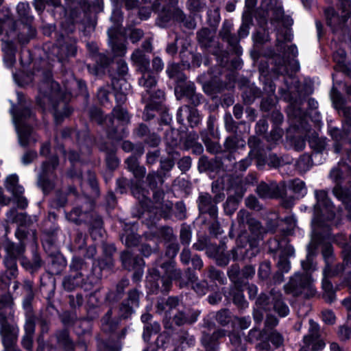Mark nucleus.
<instances>
[{"label": "nucleus", "mask_w": 351, "mask_h": 351, "mask_svg": "<svg viewBox=\"0 0 351 351\" xmlns=\"http://www.w3.org/2000/svg\"><path fill=\"white\" fill-rule=\"evenodd\" d=\"M131 60L143 74L138 80V84L145 88V93L142 94V101L146 103L143 115L146 120H149L154 117L150 111L157 109L162 104L165 94L160 90L153 93L157 82L155 75L149 70V58L141 51L136 50L132 53Z\"/></svg>", "instance_id": "obj_1"}, {"label": "nucleus", "mask_w": 351, "mask_h": 351, "mask_svg": "<svg viewBox=\"0 0 351 351\" xmlns=\"http://www.w3.org/2000/svg\"><path fill=\"white\" fill-rule=\"evenodd\" d=\"M69 80L65 81L63 88H60L59 84L51 79L50 72L44 74V80L39 86V96L37 103L44 109H47V104H51L55 108L56 103L62 101L64 105L72 95L71 90L77 88L80 94H85L86 85L82 80H77L72 74L69 75Z\"/></svg>", "instance_id": "obj_2"}, {"label": "nucleus", "mask_w": 351, "mask_h": 351, "mask_svg": "<svg viewBox=\"0 0 351 351\" xmlns=\"http://www.w3.org/2000/svg\"><path fill=\"white\" fill-rule=\"evenodd\" d=\"M249 213L245 210H240L238 213V219L240 223H247L250 231L256 239L250 240L245 245H242L241 243L243 239H245L243 234L239 236L237 239V247L232 249L230 254V258L234 261L242 260L244 258H250L255 256L259 252L258 247V239L259 234L261 233V223L254 219H250Z\"/></svg>", "instance_id": "obj_3"}, {"label": "nucleus", "mask_w": 351, "mask_h": 351, "mask_svg": "<svg viewBox=\"0 0 351 351\" xmlns=\"http://www.w3.org/2000/svg\"><path fill=\"white\" fill-rule=\"evenodd\" d=\"M301 265L305 273L304 274H295L289 283L286 285L285 290L293 295H303L305 298L313 297L315 295L316 290L309 272L315 269V265L310 253H308L306 260L301 262Z\"/></svg>", "instance_id": "obj_4"}, {"label": "nucleus", "mask_w": 351, "mask_h": 351, "mask_svg": "<svg viewBox=\"0 0 351 351\" xmlns=\"http://www.w3.org/2000/svg\"><path fill=\"white\" fill-rule=\"evenodd\" d=\"M182 307L177 298L170 297L165 302L163 300L158 302L157 311L159 313H163L166 319H173L178 326L197 321L199 315L197 311L188 309L187 312H184L180 309Z\"/></svg>", "instance_id": "obj_5"}, {"label": "nucleus", "mask_w": 351, "mask_h": 351, "mask_svg": "<svg viewBox=\"0 0 351 351\" xmlns=\"http://www.w3.org/2000/svg\"><path fill=\"white\" fill-rule=\"evenodd\" d=\"M166 72L169 78L173 79L178 85L175 88V95L178 99L186 97L197 106L200 103L201 96L195 91V85L191 82H186V76L182 73L181 66L178 64L171 63L167 66Z\"/></svg>", "instance_id": "obj_6"}, {"label": "nucleus", "mask_w": 351, "mask_h": 351, "mask_svg": "<svg viewBox=\"0 0 351 351\" xmlns=\"http://www.w3.org/2000/svg\"><path fill=\"white\" fill-rule=\"evenodd\" d=\"M273 308L279 316L285 317L289 313V306L284 302L282 294L276 290H272L269 296L263 294L256 302L254 311V319L256 322H260L263 318V311H267Z\"/></svg>", "instance_id": "obj_7"}, {"label": "nucleus", "mask_w": 351, "mask_h": 351, "mask_svg": "<svg viewBox=\"0 0 351 351\" xmlns=\"http://www.w3.org/2000/svg\"><path fill=\"white\" fill-rule=\"evenodd\" d=\"M178 0H155L152 8L158 13L157 24L162 27H166L171 19L183 20L184 14L176 7Z\"/></svg>", "instance_id": "obj_8"}, {"label": "nucleus", "mask_w": 351, "mask_h": 351, "mask_svg": "<svg viewBox=\"0 0 351 351\" xmlns=\"http://www.w3.org/2000/svg\"><path fill=\"white\" fill-rule=\"evenodd\" d=\"M162 271L157 268L149 270L148 280H161L164 291H168L173 280H178L181 277V271L175 267L174 263L169 260L160 266Z\"/></svg>", "instance_id": "obj_9"}, {"label": "nucleus", "mask_w": 351, "mask_h": 351, "mask_svg": "<svg viewBox=\"0 0 351 351\" xmlns=\"http://www.w3.org/2000/svg\"><path fill=\"white\" fill-rule=\"evenodd\" d=\"M317 204L315 206V217L313 219L312 225L313 232H316L322 226L318 220L320 215H326L328 219L331 220L335 217V211L332 202L328 199L326 191L324 190L315 191Z\"/></svg>", "instance_id": "obj_10"}, {"label": "nucleus", "mask_w": 351, "mask_h": 351, "mask_svg": "<svg viewBox=\"0 0 351 351\" xmlns=\"http://www.w3.org/2000/svg\"><path fill=\"white\" fill-rule=\"evenodd\" d=\"M13 122L15 125L19 143L25 146L29 143V136L32 132L31 128L25 123L27 117L31 116V110L29 108L23 110H15L14 106L11 109Z\"/></svg>", "instance_id": "obj_11"}, {"label": "nucleus", "mask_w": 351, "mask_h": 351, "mask_svg": "<svg viewBox=\"0 0 351 351\" xmlns=\"http://www.w3.org/2000/svg\"><path fill=\"white\" fill-rule=\"evenodd\" d=\"M112 114L114 119L109 118L112 129L109 132L108 136L112 139L121 140L128 134L125 125L129 122L130 116L127 111L121 106L115 107L112 111Z\"/></svg>", "instance_id": "obj_12"}, {"label": "nucleus", "mask_w": 351, "mask_h": 351, "mask_svg": "<svg viewBox=\"0 0 351 351\" xmlns=\"http://www.w3.org/2000/svg\"><path fill=\"white\" fill-rule=\"evenodd\" d=\"M333 80V87L330 92V98L332 101V104L336 109L340 110V112L344 115L345 118L342 121L343 130L348 132L351 130V108L344 107L343 99L341 94L337 91L335 88V76L332 75Z\"/></svg>", "instance_id": "obj_13"}, {"label": "nucleus", "mask_w": 351, "mask_h": 351, "mask_svg": "<svg viewBox=\"0 0 351 351\" xmlns=\"http://www.w3.org/2000/svg\"><path fill=\"white\" fill-rule=\"evenodd\" d=\"M58 165L56 157H52L48 161L43 162L41 171L39 173L38 184L44 193H48L53 187V183L50 180L53 172Z\"/></svg>", "instance_id": "obj_14"}, {"label": "nucleus", "mask_w": 351, "mask_h": 351, "mask_svg": "<svg viewBox=\"0 0 351 351\" xmlns=\"http://www.w3.org/2000/svg\"><path fill=\"white\" fill-rule=\"evenodd\" d=\"M351 0H343V8L341 11V16L337 14L332 8H328L325 11L328 25L331 27L333 32L341 29L346 21L348 20L347 8H350Z\"/></svg>", "instance_id": "obj_15"}, {"label": "nucleus", "mask_w": 351, "mask_h": 351, "mask_svg": "<svg viewBox=\"0 0 351 351\" xmlns=\"http://www.w3.org/2000/svg\"><path fill=\"white\" fill-rule=\"evenodd\" d=\"M309 334L304 337L303 341L304 346L300 349V351H309L310 348L313 350H319L323 349L326 344L318 338V324L310 320Z\"/></svg>", "instance_id": "obj_16"}, {"label": "nucleus", "mask_w": 351, "mask_h": 351, "mask_svg": "<svg viewBox=\"0 0 351 351\" xmlns=\"http://www.w3.org/2000/svg\"><path fill=\"white\" fill-rule=\"evenodd\" d=\"M0 334L5 350L11 351L16 341L19 334V328L15 324H9L5 320L0 319Z\"/></svg>", "instance_id": "obj_17"}, {"label": "nucleus", "mask_w": 351, "mask_h": 351, "mask_svg": "<svg viewBox=\"0 0 351 351\" xmlns=\"http://www.w3.org/2000/svg\"><path fill=\"white\" fill-rule=\"evenodd\" d=\"M121 258L125 268L129 270L136 268L132 278L135 282L139 281L143 275V267L145 265L143 260L140 258L134 257L128 250L121 254Z\"/></svg>", "instance_id": "obj_18"}, {"label": "nucleus", "mask_w": 351, "mask_h": 351, "mask_svg": "<svg viewBox=\"0 0 351 351\" xmlns=\"http://www.w3.org/2000/svg\"><path fill=\"white\" fill-rule=\"evenodd\" d=\"M25 250L24 246L21 243L16 247H12L9 250L8 256L5 257L4 264L9 271V274L12 277H15L17 274V266L16 258L21 255Z\"/></svg>", "instance_id": "obj_19"}, {"label": "nucleus", "mask_w": 351, "mask_h": 351, "mask_svg": "<svg viewBox=\"0 0 351 351\" xmlns=\"http://www.w3.org/2000/svg\"><path fill=\"white\" fill-rule=\"evenodd\" d=\"M186 117L191 127L197 125L200 121V117L197 110L188 106L180 107L177 112V120L180 123H183Z\"/></svg>", "instance_id": "obj_20"}, {"label": "nucleus", "mask_w": 351, "mask_h": 351, "mask_svg": "<svg viewBox=\"0 0 351 351\" xmlns=\"http://www.w3.org/2000/svg\"><path fill=\"white\" fill-rule=\"evenodd\" d=\"M139 293L134 290L129 293L126 303L122 304L120 308V315L123 318H128L134 311V308L138 307Z\"/></svg>", "instance_id": "obj_21"}, {"label": "nucleus", "mask_w": 351, "mask_h": 351, "mask_svg": "<svg viewBox=\"0 0 351 351\" xmlns=\"http://www.w3.org/2000/svg\"><path fill=\"white\" fill-rule=\"evenodd\" d=\"M119 25V24H117L114 27H110L108 31V34L110 45H112V50L114 56H123L126 53V47L123 43H118L117 40Z\"/></svg>", "instance_id": "obj_22"}, {"label": "nucleus", "mask_w": 351, "mask_h": 351, "mask_svg": "<svg viewBox=\"0 0 351 351\" xmlns=\"http://www.w3.org/2000/svg\"><path fill=\"white\" fill-rule=\"evenodd\" d=\"M217 201L213 200L208 193L201 194L199 197V208L202 213H208L215 217L217 213Z\"/></svg>", "instance_id": "obj_23"}, {"label": "nucleus", "mask_w": 351, "mask_h": 351, "mask_svg": "<svg viewBox=\"0 0 351 351\" xmlns=\"http://www.w3.org/2000/svg\"><path fill=\"white\" fill-rule=\"evenodd\" d=\"M113 88L116 91L115 99L119 104H123L126 100V95L130 90V84L123 79L112 81Z\"/></svg>", "instance_id": "obj_24"}, {"label": "nucleus", "mask_w": 351, "mask_h": 351, "mask_svg": "<svg viewBox=\"0 0 351 351\" xmlns=\"http://www.w3.org/2000/svg\"><path fill=\"white\" fill-rule=\"evenodd\" d=\"M5 187L9 192L12 193L13 196L23 195L24 192V188L19 184V177L16 174H12L7 177Z\"/></svg>", "instance_id": "obj_25"}, {"label": "nucleus", "mask_w": 351, "mask_h": 351, "mask_svg": "<svg viewBox=\"0 0 351 351\" xmlns=\"http://www.w3.org/2000/svg\"><path fill=\"white\" fill-rule=\"evenodd\" d=\"M224 335L225 332L222 330H218L217 331L214 332L212 336H210L208 334L204 332L202 338V344L207 351H213L216 348L215 341L217 339Z\"/></svg>", "instance_id": "obj_26"}, {"label": "nucleus", "mask_w": 351, "mask_h": 351, "mask_svg": "<svg viewBox=\"0 0 351 351\" xmlns=\"http://www.w3.org/2000/svg\"><path fill=\"white\" fill-rule=\"evenodd\" d=\"M125 163L128 169L133 173L136 179L141 178L144 176L145 169L138 165L137 158L135 156L132 155L128 158Z\"/></svg>", "instance_id": "obj_27"}, {"label": "nucleus", "mask_w": 351, "mask_h": 351, "mask_svg": "<svg viewBox=\"0 0 351 351\" xmlns=\"http://www.w3.org/2000/svg\"><path fill=\"white\" fill-rule=\"evenodd\" d=\"M324 278L322 280V287L326 293L328 295V297L332 301L334 297V292L332 289V285L328 280V278L332 276L331 269H329L328 266H326L323 271Z\"/></svg>", "instance_id": "obj_28"}, {"label": "nucleus", "mask_w": 351, "mask_h": 351, "mask_svg": "<svg viewBox=\"0 0 351 351\" xmlns=\"http://www.w3.org/2000/svg\"><path fill=\"white\" fill-rule=\"evenodd\" d=\"M231 27L232 25L230 23H224L220 35L223 40H226L231 46L234 47L238 44L239 40L237 36L230 34Z\"/></svg>", "instance_id": "obj_29"}, {"label": "nucleus", "mask_w": 351, "mask_h": 351, "mask_svg": "<svg viewBox=\"0 0 351 351\" xmlns=\"http://www.w3.org/2000/svg\"><path fill=\"white\" fill-rule=\"evenodd\" d=\"M290 188L298 198L304 197L307 193L304 182L298 179L291 182Z\"/></svg>", "instance_id": "obj_30"}, {"label": "nucleus", "mask_w": 351, "mask_h": 351, "mask_svg": "<svg viewBox=\"0 0 351 351\" xmlns=\"http://www.w3.org/2000/svg\"><path fill=\"white\" fill-rule=\"evenodd\" d=\"M258 195L262 198L274 197L276 193L274 189L265 183L260 184L256 189Z\"/></svg>", "instance_id": "obj_31"}, {"label": "nucleus", "mask_w": 351, "mask_h": 351, "mask_svg": "<svg viewBox=\"0 0 351 351\" xmlns=\"http://www.w3.org/2000/svg\"><path fill=\"white\" fill-rule=\"evenodd\" d=\"M132 193L133 195L140 201H143L147 196L148 192L142 189L139 180H136V183L132 185Z\"/></svg>", "instance_id": "obj_32"}, {"label": "nucleus", "mask_w": 351, "mask_h": 351, "mask_svg": "<svg viewBox=\"0 0 351 351\" xmlns=\"http://www.w3.org/2000/svg\"><path fill=\"white\" fill-rule=\"evenodd\" d=\"M17 13L21 20H29L30 7L28 3L21 2L16 6Z\"/></svg>", "instance_id": "obj_33"}, {"label": "nucleus", "mask_w": 351, "mask_h": 351, "mask_svg": "<svg viewBox=\"0 0 351 351\" xmlns=\"http://www.w3.org/2000/svg\"><path fill=\"white\" fill-rule=\"evenodd\" d=\"M160 330V325L155 322L152 325L146 324L144 327L143 337L145 341H148L152 333H157Z\"/></svg>", "instance_id": "obj_34"}, {"label": "nucleus", "mask_w": 351, "mask_h": 351, "mask_svg": "<svg viewBox=\"0 0 351 351\" xmlns=\"http://www.w3.org/2000/svg\"><path fill=\"white\" fill-rule=\"evenodd\" d=\"M3 60L5 66L8 68L12 67L15 63L16 58L14 51L12 49L5 50Z\"/></svg>", "instance_id": "obj_35"}, {"label": "nucleus", "mask_w": 351, "mask_h": 351, "mask_svg": "<svg viewBox=\"0 0 351 351\" xmlns=\"http://www.w3.org/2000/svg\"><path fill=\"white\" fill-rule=\"evenodd\" d=\"M112 311L110 310L102 319V328L105 331H112L114 330V324L110 321Z\"/></svg>", "instance_id": "obj_36"}, {"label": "nucleus", "mask_w": 351, "mask_h": 351, "mask_svg": "<svg viewBox=\"0 0 351 351\" xmlns=\"http://www.w3.org/2000/svg\"><path fill=\"white\" fill-rule=\"evenodd\" d=\"M216 319L219 323L225 325L230 322V312L228 310H221L216 315Z\"/></svg>", "instance_id": "obj_37"}, {"label": "nucleus", "mask_w": 351, "mask_h": 351, "mask_svg": "<svg viewBox=\"0 0 351 351\" xmlns=\"http://www.w3.org/2000/svg\"><path fill=\"white\" fill-rule=\"evenodd\" d=\"M233 302L239 307L245 308L247 306L246 300L242 292L238 291L233 295Z\"/></svg>", "instance_id": "obj_38"}, {"label": "nucleus", "mask_w": 351, "mask_h": 351, "mask_svg": "<svg viewBox=\"0 0 351 351\" xmlns=\"http://www.w3.org/2000/svg\"><path fill=\"white\" fill-rule=\"evenodd\" d=\"M270 263L268 262H264L260 265L258 276L262 279L267 278L270 274Z\"/></svg>", "instance_id": "obj_39"}, {"label": "nucleus", "mask_w": 351, "mask_h": 351, "mask_svg": "<svg viewBox=\"0 0 351 351\" xmlns=\"http://www.w3.org/2000/svg\"><path fill=\"white\" fill-rule=\"evenodd\" d=\"M191 238V232L186 227H182L180 230V240L184 245H188L190 243Z\"/></svg>", "instance_id": "obj_40"}, {"label": "nucleus", "mask_w": 351, "mask_h": 351, "mask_svg": "<svg viewBox=\"0 0 351 351\" xmlns=\"http://www.w3.org/2000/svg\"><path fill=\"white\" fill-rule=\"evenodd\" d=\"M269 339L276 347L280 346L283 343V337L276 331H274L270 334Z\"/></svg>", "instance_id": "obj_41"}, {"label": "nucleus", "mask_w": 351, "mask_h": 351, "mask_svg": "<svg viewBox=\"0 0 351 351\" xmlns=\"http://www.w3.org/2000/svg\"><path fill=\"white\" fill-rule=\"evenodd\" d=\"M257 0H245V10L243 17L250 18L253 8L256 5Z\"/></svg>", "instance_id": "obj_42"}, {"label": "nucleus", "mask_w": 351, "mask_h": 351, "mask_svg": "<svg viewBox=\"0 0 351 351\" xmlns=\"http://www.w3.org/2000/svg\"><path fill=\"white\" fill-rule=\"evenodd\" d=\"M278 266L282 272H288L291 269L290 262L284 256L280 257Z\"/></svg>", "instance_id": "obj_43"}, {"label": "nucleus", "mask_w": 351, "mask_h": 351, "mask_svg": "<svg viewBox=\"0 0 351 351\" xmlns=\"http://www.w3.org/2000/svg\"><path fill=\"white\" fill-rule=\"evenodd\" d=\"M178 165L182 171H186L191 168V159L190 157H183L178 161Z\"/></svg>", "instance_id": "obj_44"}, {"label": "nucleus", "mask_w": 351, "mask_h": 351, "mask_svg": "<svg viewBox=\"0 0 351 351\" xmlns=\"http://www.w3.org/2000/svg\"><path fill=\"white\" fill-rule=\"evenodd\" d=\"M322 320L327 324H333L335 322V316L332 311H324L322 312Z\"/></svg>", "instance_id": "obj_45"}, {"label": "nucleus", "mask_w": 351, "mask_h": 351, "mask_svg": "<svg viewBox=\"0 0 351 351\" xmlns=\"http://www.w3.org/2000/svg\"><path fill=\"white\" fill-rule=\"evenodd\" d=\"M245 204L248 208L254 210H259L261 208V206L254 196L248 197L245 200Z\"/></svg>", "instance_id": "obj_46"}, {"label": "nucleus", "mask_w": 351, "mask_h": 351, "mask_svg": "<svg viewBox=\"0 0 351 351\" xmlns=\"http://www.w3.org/2000/svg\"><path fill=\"white\" fill-rule=\"evenodd\" d=\"M193 289L199 295H204L207 293L208 291L207 283L205 282L196 283L193 286Z\"/></svg>", "instance_id": "obj_47"}, {"label": "nucleus", "mask_w": 351, "mask_h": 351, "mask_svg": "<svg viewBox=\"0 0 351 351\" xmlns=\"http://www.w3.org/2000/svg\"><path fill=\"white\" fill-rule=\"evenodd\" d=\"M24 328L25 335H34L35 331V324L32 319H28L25 324Z\"/></svg>", "instance_id": "obj_48"}, {"label": "nucleus", "mask_w": 351, "mask_h": 351, "mask_svg": "<svg viewBox=\"0 0 351 351\" xmlns=\"http://www.w3.org/2000/svg\"><path fill=\"white\" fill-rule=\"evenodd\" d=\"M323 256L326 261V266L330 269L329 262L332 259V251L330 245H327L322 251Z\"/></svg>", "instance_id": "obj_49"}, {"label": "nucleus", "mask_w": 351, "mask_h": 351, "mask_svg": "<svg viewBox=\"0 0 351 351\" xmlns=\"http://www.w3.org/2000/svg\"><path fill=\"white\" fill-rule=\"evenodd\" d=\"M188 6L192 12H199L203 8L200 0H189Z\"/></svg>", "instance_id": "obj_50"}, {"label": "nucleus", "mask_w": 351, "mask_h": 351, "mask_svg": "<svg viewBox=\"0 0 351 351\" xmlns=\"http://www.w3.org/2000/svg\"><path fill=\"white\" fill-rule=\"evenodd\" d=\"M143 36V32L139 29H133L130 34V39L133 43L138 42Z\"/></svg>", "instance_id": "obj_51"}, {"label": "nucleus", "mask_w": 351, "mask_h": 351, "mask_svg": "<svg viewBox=\"0 0 351 351\" xmlns=\"http://www.w3.org/2000/svg\"><path fill=\"white\" fill-rule=\"evenodd\" d=\"M80 213L81 210L80 209L75 208L70 213L66 214V218L68 220L77 223L80 221L79 217Z\"/></svg>", "instance_id": "obj_52"}, {"label": "nucleus", "mask_w": 351, "mask_h": 351, "mask_svg": "<svg viewBox=\"0 0 351 351\" xmlns=\"http://www.w3.org/2000/svg\"><path fill=\"white\" fill-rule=\"evenodd\" d=\"M88 177H89L88 178V184L90 185V187L91 188L93 195H98V187H97V183L95 177L92 173H89Z\"/></svg>", "instance_id": "obj_53"}, {"label": "nucleus", "mask_w": 351, "mask_h": 351, "mask_svg": "<svg viewBox=\"0 0 351 351\" xmlns=\"http://www.w3.org/2000/svg\"><path fill=\"white\" fill-rule=\"evenodd\" d=\"M118 65V73L120 77L118 80L123 79V77L128 73V68L125 61L121 60L117 63Z\"/></svg>", "instance_id": "obj_54"}, {"label": "nucleus", "mask_w": 351, "mask_h": 351, "mask_svg": "<svg viewBox=\"0 0 351 351\" xmlns=\"http://www.w3.org/2000/svg\"><path fill=\"white\" fill-rule=\"evenodd\" d=\"M178 252V245L176 243L170 244L167 250L166 255L168 256L169 259H172L174 258Z\"/></svg>", "instance_id": "obj_55"}, {"label": "nucleus", "mask_w": 351, "mask_h": 351, "mask_svg": "<svg viewBox=\"0 0 351 351\" xmlns=\"http://www.w3.org/2000/svg\"><path fill=\"white\" fill-rule=\"evenodd\" d=\"M33 336L24 335L22 339V345L24 348L31 350L32 348Z\"/></svg>", "instance_id": "obj_56"}, {"label": "nucleus", "mask_w": 351, "mask_h": 351, "mask_svg": "<svg viewBox=\"0 0 351 351\" xmlns=\"http://www.w3.org/2000/svg\"><path fill=\"white\" fill-rule=\"evenodd\" d=\"M342 252L344 256V262L348 265L351 259V246L348 243H345L343 246Z\"/></svg>", "instance_id": "obj_57"}, {"label": "nucleus", "mask_w": 351, "mask_h": 351, "mask_svg": "<svg viewBox=\"0 0 351 351\" xmlns=\"http://www.w3.org/2000/svg\"><path fill=\"white\" fill-rule=\"evenodd\" d=\"M36 157V152H27L22 157V162L25 165L29 164Z\"/></svg>", "instance_id": "obj_58"}, {"label": "nucleus", "mask_w": 351, "mask_h": 351, "mask_svg": "<svg viewBox=\"0 0 351 351\" xmlns=\"http://www.w3.org/2000/svg\"><path fill=\"white\" fill-rule=\"evenodd\" d=\"M250 27L249 24L247 22H243L241 24L238 34L240 38H245L249 34Z\"/></svg>", "instance_id": "obj_59"}, {"label": "nucleus", "mask_w": 351, "mask_h": 351, "mask_svg": "<svg viewBox=\"0 0 351 351\" xmlns=\"http://www.w3.org/2000/svg\"><path fill=\"white\" fill-rule=\"evenodd\" d=\"M152 67L156 72L161 71L164 67L163 62L160 58L156 57L152 60Z\"/></svg>", "instance_id": "obj_60"}, {"label": "nucleus", "mask_w": 351, "mask_h": 351, "mask_svg": "<svg viewBox=\"0 0 351 351\" xmlns=\"http://www.w3.org/2000/svg\"><path fill=\"white\" fill-rule=\"evenodd\" d=\"M350 335V330L348 327L343 326L339 328V336L341 339L346 340Z\"/></svg>", "instance_id": "obj_61"}, {"label": "nucleus", "mask_w": 351, "mask_h": 351, "mask_svg": "<svg viewBox=\"0 0 351 351\" xmlns=\"http://www.w3.org/2000/svg\"><path fill=\"white\" fill-rule=\"evenodd\" d=\"M278 323V320L277 319V318H276L275 317L269 315V314H267V318H266V322H265V326L266 328H272V327H274L276 326Z\"/></svg>", "instance_id": "obj_62"}, {"label": "nucleus", "mask_w": 351, "mask_h": 351, "mask_svg": "<svg viewBox=\"0 0 351 351\" xmlns=\"http://www.w3.org/2000/svg\"><path fill=\"white\" fill-rule=\"evenodd\" d=\"M191 251L189 249L184 248L181 254L180 259L184 264H189L191 260Z\"/></svg>", "instance_id": "obj_63"}, {"label": "nucleus", "mask_w": 351, "mask_h": 351, "mask_svg": "<svg viewBox=\"0 0 351 351\" xmlns=\"http://www.w3.org/2000/svg\"><path fill=\"white\" fill-rule=\"evenodd\" d=\"M16 199V204L18 207L21 208H25L27 206V200L23 197L22 195H18L17 196H14Z\"/></svg>", "instance_id": "obj_64"}]
</instances>
